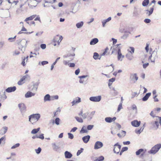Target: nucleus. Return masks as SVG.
Instances as JSON below:
<instances>
[{
  "label": "nucleus",
  "instance_id": "obj_24",
  "mask_svg": "<svg viewBox=\"0 0 161 161\" xmlns=\"http://www.w3.org/2000/svg\"><path fill=\"white\" fill-rule=\"evenodd\" d=\"M133 54L128 53L126 55L125 57L128 60H131L133 58V57L132 55Z\"/></svg>",
  "mask_w": 161,
  "mask_h": 161
},
{
  "label": "nucleus",
  "instance_id": "obj_57",
  "mask_svg": "<svg viewBox=\"0 0 161 161\" xmlns=\"http://www.w3.org/2000/svg\"><path fill=\"white\" fill-rule=\"evenodd\" d=\"M94 125H89L87 126V130H91L93 127Z\"/></svg>",
  "mask_w": 161,
  "mask_h": 161
},
{
  "label": "nucleus",
  "instance_id": "obj_39",
  "mask_svg": "<svg viewBox=\"0 0 161 161\" xmlns=\"http://www.w3.org/2000/svg\"><path fill=\"white\" fill-rule=\"evenodd\" d=\"M40 129V128H38L37 129H33L31 131L32 134H35L37 133Z\"/></svg>",
  "mask_w": 161,
  "mask_h": 161
},
{
  "label": "nucleus",
  "instance_id": "obj_56",
  "mask_svg": "<svg viewBox=\"0 0 161 161\" xmlns=\"http://www.w3.org/2000/svg\"><path fill=\"white\" fill-rule=\"evenodd\" d=\"M144 125L143 126V127H142L139 130H138L136 132V133H140L144 129Z\"/></svg>",
  "mask_w": 161,
  "mask_h": 161
},
{
  "label": "nucleus",
  "instance_id": "obj_42",
  "mask_svg": "<svg viewBox=\"0 0 161 161\" xmlns=\"http://www.w3.org/2000/svg\"><path fill=\"white\" fill-rule=\"evenodd\" d=\"M95 113V111H93L91 112L90 114L88 116V118H89L90 119H92Z\"/></svg>",
  "mask_w": 161,
  "mask_h": 161
},
{
  "label": "nucleus",
  "instance_id": "obj_11",
  "mask_svg": "<svg viewBox=\"0 0 161 161\" xmlns=\"http://www.w3.org/2000/svg\"><path fill=\"white\" fill-rule=\"evenodd\" d=\"M18 107L22 113H24L26 111V107L24 104L21 103L18 104Z\"/></svg>",
  "mask_w": 161,
  "mask_h": 161
},
{
  "label": "nucleus",
  "instance_id": "obj_25",
  "mask_svg": "<svg viewBox=\"0 0 161 161\" xmlns=\"http://www.w3.org/2000/svg\"><path fill=\"white\" fill-rule=\"evenodd\" d=\"M44 102L50 101L51 100V97L49 94H47L44 96Z\"/></svg>",
  "mask_w": 161,
  "mask_h": 161
},
{
  "label": "nucleus",
  "instance_id": "obj_5",
  "mask_svg": "<svg viewBox=\"0 0 161 161\" xmlns=\"http://www.w3.org/2000/svg\"><path fill=\"white\" fill-rule=\"evenodd\" d=\"M30 78V76L28 75H25L23 76V77L18 82V84L19 85H21L23 84L25 82L24 81L26 79H29Z\"/></svg>",
  "mask_w": 161,
  "mask_h": 161
},
{
  "label": "nucleus",
  "instance_id": "obj_35",
  "mask_svg": "<svg viewBox=\"0 0 161 161\" xmlns=\"http://www.w3.org/2000/svg\"><path fill=\"white\" fill-rule=\"evenodd\" d=\"M154 8H152L150 9V10H147L146 11L147 12L146 13L147 14H148L149 16H150L153 13V11Z\"/></svg>",
  "mask_w": 161,
  "mask_h": 161
},
{
  "label": "nucleus",
  "instance_id": "obj_47",
  "mask_svg": "<svg viewBox=\"0 0 161 161\" xmlns=\"http://www.w3.org/2000/svg\"><path fill=\"white\" fill-rule=\"evenodd\" d=\"M99 55L97 53L95 52L93 54V58L95 59H97L98 58Z\"/></svg>",
  "mask_w": 161,
  "mask_h": 161
},
{
  "label": "nucleus",
  "instance_id": "obj_21",
  "mask_svg": "<svg viewBox=\"0 0 161 161\" xmlns=\"http://www.w3.org/2000/svg\"><path fill=\"white\" fill-rule=\"evenodd\" d=\"M111 19V17H108V19H104L103 21H102V25L103 27H104L105 26L106 24L110 21Z\"/></svg>",
  "mask_w": 161,
  "mask_h": 161
},
{
  "label": "nucleus",
  "instance_id": "obj_28",
  "mask_svg": "<svg viewBox=\"0 0 161 161\" xmlns=\"http://www.w3.org/2000/svg\"><path fill=\"white\" fill-rule=\"evenodd\" d=\"M117 54V58L118 60L122 61L123 60V59L124 58V56L123 55H122L121 52L118 53Z\"/></svg>",
  "mask_w": 161,
  "mask_h": 161
},
{
  "label": "nucleus",
  "instance_id": "obj_13",
  "mask_svg": "<svg viewBox=\"0 0 161 161\" xmlns=\"http://www.w3.org/2000/svg\"><path fill=\"white\" fill-rule=\"evenodd\" d=\"M130 79L131 80H134L135 82L138 79V77L137 76L136 74H130Z\"/></svg>",
  "mask_w": 161,
  "mask_h": 161
},
{
  "label": "nucleus",
  "instance_id": "obj_50",
  "mask_svg": "<svg viewBox=\"0 0 161 161\" xmlns=\"http://www.w3.org/2000/svg\"><path fill=\"white\" fill-rule=\"evenodd\" d=\"M60 119L58 118H57L55 119V123L57 125H58L59 124V122Z\"/></svg>",
  "mask_w": 161,
  "mask_h": 161
},
{
  "label": "nucleus",
  "instance_id": "obj_53",
  "mask_svg": "<svg viewBox=\"0 0 161 161\" xmlns=\"http://www.w3.org/2000/svg\"><path fill=\"white\" fill-rule=\"evenodd\" d=\"M19 146V143H18L12 146L11 147V148L12 149H15L17 147H18Z\"/></svg>",
  "mask_w": 161,
  "mask_h": 161
},
{
  "label": "nucleus",
  "instance_id": "obj_9",
  "mask_svg": "<svg viewBox=\"0 0 161 161\" xmlns=\"http://www.w3.org/2000/svg\"><path fill=\"white\" fill-rule=\"evenodd\" d=\"M103 146V143L100 141H97L94 146V149L95 150L101 148Z\"/></svg>",
  "mask_w": 161,
  "mask_h": 161
},
{
  "label": "nucleus",
  "instance_id": "obj_16",
  "mask_svg": "<svg viewBox=\"0 0 161 161\" xmlns=\"http://www.w3.org/2000/svg\"><path fill=\"white\" fill-rule=\"evenodd\" d=\"M141 124L140 121H138L137 120H135L131 122L132 125L134 127H137L139 126Z\"/></svg>",
  "mask_w": 161,
  "mask_h": 161
},
{
  "label": "nucleus",
  "instance_id": "obj_8",
  "mask_svg": "<svg viewBox=\"0 0 161 161\" xmlns=\"http://www.w3.org/2000/svg\"><path fill=\"white\" fill-rule=\"evenodd\" d=\"M150 127L152 129L156 130L159 126V123L158 121H152L150 123Z\"/></svg>",
  "mask_w": 161,
  "mask_h": 161
},
{
  "label": "nucleus",
  "instance_id": "obj_19",
  "mask_svg": "<svg viewBox=\"0 0 161 161\" xmlns=\"http://www.w3.org/2000/svg\"><path fill=\"white\" fill-rule=\"evenodd\" d=\"M35 95V93H33L30 91H28L25 94V97L26 98H29Z\"/></svg>",
  "mask_w": 161,
  "mask_h": 161
},
{
  "label": "nucleus",
  "instance_id": "obj_44",
  "mask_svg": "<svg viewBox=\"0 0 161 161\" xmlns=\"http://www.w3.org/2000/svg\"><path fill=\"white\" fill-rule=\"evenodd\" d=\"M75 118L76 119V120L79 122L82 123L83 122V119L81 118H80L78 117L75 116Z\"/></svg>",
  "mask_w": 161,
  "mask_h": 161
},
{
  "label": "nucleus",
  "instance_id": "obj_43",
  "mask_svg": "<svg viewBox=\"0 0 161 161\" xmlns=\"http://www.w3.org/2000/svg\"><path fill=\"white\" fill-rule=\"evenodd\" d=\"M144 151L143 149L141 148L136 152V155H140L141 153L143 152Z\"/></svg>",
  "mask_w": 161,
  "mask_h": 161
},
{
  "label": "nucleus",
  "instance_id": "obj_40",
  "mask_svg": "<svg viewBox=\"0 0 161 161\" xmlns=\"http://www.w3.org/2000/svg\"><path fill=\"white\" fill-rule=\"evenodd\" d=\"M115 80V78H113L111 79H110L108 80V86H110L112 84V83L114 82Z\"/></svg>",
  "mask_w": 161,
  "mask_h": 161
},
{
  "label": "nucleus",
  "instance_id": "obj_55",
  "mask_svg": "<svg viewBox=\"0 0 161 161\" xmlns=\"http://www.w3.org/2000/svg\"><path fill=\"white\" fill-rule=\"evenodd\" d=\"M89 76L86 75H83L81 76H78V78L80 79H83L85 78L86 77H89Z\"/></svg>",
  "mask_w": 161,
  "mask_h": 161
},
{
  "label": "nucleus",
  "instance_id": "obj_20",
  "mask_svg": "<svg viewBox=\"0 0 161 161\" xmlns=\"http://www.w3.org/2000/svg\"><path fill=\"white\" fill-rule=\"evenodd\" d=\"M8 128L7 127H3L0 130V134L3 135L5 134L7 131Z\"/></svg>",
  "mask_w": 161,
  "mask_h": 161
},
{
  "label": "nucleus",
  "instance_id": "obj_29",
  "mask_svg": "<svg viewBox=\"0 0 161 161\" xmlns=\"http://www.w3.org/2000/svg\"><path fill=\"white\" fill-rule=\"evenodd\" d=\"M36 16V15L35 14L32 15L29 17L27 18L25 20V22H27L29 20H33L34 18H35Z\"/></svg>",
  "mask_w": 161,
  "mask_h": 161
},
{
  "label": "nucleus",
  "instance_id": "obj_10",
  "mask_svg": "<svg viewBox=\"0 0 161 161\" xmlns=\"http://www.w3.org/2000/svg\"><path fill=\"white\" fill-rule=\"evenodd\" d=\"M101 96H98L95 97H90V100L93 102H99L100 101L101 99Z\"/></svg>",
  "mask_w": 161,
  "mask_h": 161
},
{
  "label": "nucleus",
  "instance_id": "obj_48",
  "mask_svg": "<svg viewBox=\"0 0 161 161\" xmlns=\"http://www.w3.org/2000/svg\"><path fill=\"white\" fill-rule=\"evenodd\" d=\"M129 32H126L125 33L123 36H122V38L124 39H126L129 35Z\"/></svg>",
  "mask_w": 161,
  "mask_h": 161
},
{
  "label": "nucleus",
  "instance_id": "obj_6",
  "mask_svg": "<svg viewBox=\"0 0 161 161\" xmlns=\"http://www.w3.org/2000/svg\"><path fill=\"white\" fill-rule=\"evenodd\" d=\"M37 4L38 2L36 0H30L28 2V5L31 8L36 7Z\"/></svg>",
  "mask_w": 161,
  "mask_h": 161
},
{
  "label": "nucleus",
  "instance_id": "obj_59",
  "mask_svg": "<svg viewBox=\"0 0 161 161\" xmlns=\"http://www.w3.org/2000/svg\"><path fill=\"white\" fill-rule=\"evenodd\" d=\"M108 48L107 47L105 49V51L103 52V53L102 54V56H104L107 53L108 51Z\"/></svg>",
  "mask_w": 161,
  "mask_h": 161
},
{
  "label": "nucleus",
  "instance_id": "obj_17",
  "mask_svg": "<svg viewBox=\"0 0 161 161\" xmlns=\"http://www.w3.org/2000/svg\"><path fill=\"white\" fill-rule=\"evenodd\" d=\"M81 102V98L77 97H76L72 102V105L73 106L76 104L78 103Z\"/></svg>",
  "mask_w": 161,
  "mask_h": 161
},
{
  "label": "nucleus",
  "instance_id": "obj_60",
  "mask_svg": "<svg viewBox=\"0 0 161 161\" xmlns=\"http://www.w3.org/2000/svg\"><path fill=\"white\" fill-rule=\"evenodd\" d=\"M38 138H40L42 140L44 139V134H42L39 136H38Z\"/></svg>",
  "mask_w": 161,
  "mask_h": 161
},
{
  "label": "nucleus",
  "instance_id": "obj_37",
  "mask_svg": "<svg viewBox=\"0 0 161 161\" xmlns=\"http://www.w3.org/2000/svg\"><path fill=\"white\" fill-rule=\"evenodd\" d=\"M38 84L37 83H35V84L33 85V86L32 89L31 90V91H35V92H36L37 90V86H38Z\"/></svg>",
  "mask_w": 161,
  "mask_h": 161
},
{
  "label": "nucleus",
  "instance_id": "obj_49",
  "mask_svg": "<svg viewBox=\"0 0 161 161\" xmlns=\"http://www.w3.org/2000/svg\"><path fill=\"white\" fill-rule=\"evenodd\" d=\"M16 36H15L14 37H10L8 39V40L11 42H14L15 41Z\"/></svg>",
  "mask_w": 161,
  "mask_h": 161
},
{
  "label": "nucleus",
  "instance_id": "obj_51",
  "mask_svg": "<svg viewBox=\"0 0 161 161\" xmlns=\"http://www.w3.org/2000/svg\"><path fill=\"white\" fill-rule=\"evenodd\" d=\"M83 148H81L80 150H78L77 153V156L79 155L83 152Z\"/></svg>",
  "mask_w": 161,
  "mask_h": 161
},
{
  "label": "nucleus",
  "instance_id": "obj_52",
  "mask_svg": "<svg viewBox=\"0 0 161 161\" xmlns=\"http://www.w3.org/2000/svg\"><path fill=\"white\" fill-rule=\"evenodd\" d=\"M51 97V100H53L54 99L57 100L58 98V95L53 96Z\"/></svg>",
  "mask_w": 161,
  "mask_h": 161
},
{
  "label": "nucleus",
  "instance_id": "obj_18",
  "mask_svg": "<svg viewBox=\"0 0 161 161\" xmlns=\"http://www.w3.org/2000/svg\"><path fill=\"white\" fill-rule=\"evenodd\" d=\"M90 138V136L89 135H87L83 137L82 138V140L84 143H87Z\"/></svg>",
  "mask_w": 161,
  "mask_h": 161
},
{
  "label": "nucleus",
  "instance_id": "obj_61",
  "mask_svg": "<svg viewBox=\"0 0 161 161\" xmlns=\"http://www.w3.org/2000/svg\"><path fill=\"white\" fill-rule=\"evenodd\" d=\"M132 108L133 110H135L136 112L137 111V108L135 104H133L132 106Z\"/></svg>",
  "mask_w": 161,
  "mask_h": 161
},
{
  "label": "nucleus",
  "instance_id": "obj_27",
  "mask_svg": "<svg viewBox=\"0 0 161 161\" xmlns=\"http://www.w3.org/2000/svg\"><path fill=\"white\" fill-rule=\"evenodd\" d=\"M151 93L149 92L147 93L146 95L142 98V100L143 101H145L147 100L149 97L151 95Z\"/></svg>",
  "mask_w": 161,
  "mask_h": 161
},
{
  "label": "nucleus",
  "instance_id": "obj_26",
  "mask_svg": "<svg viewBox=\"0 0 161 161\" xmlns=\"http://www.w3.org/2000/svg\"><path fill=\"white\" fill-rule=\"evenodd\" d=\"M63 39V37L61 36H59L57 35L56 36H55L54 38L53 39V42H57V40H58L59 39L60 40V41H61Z\"/></svg>",
  "mask_w": 161,
  "mask_h": 161
},
{
  "label": "nucleus",
  "instance_id": "obj_45",
  "mask_svg": "<svg viewBox=\"0 0 161 161\" xmlns=\"http://www.w3.org/2000/svg\"><path fill=\"white\" fill-rule=\"evenodd\" d=\"M87 80H83V79H80L79 80V82L81 84H85L86 83Z\"/></svg>",
  "mask_w": 161,
  "mask_h": 161
},
{
  "label": "nucleus",
  "instance_id": "obj_23",
  "mask_svg": "<svg viewBox=\"0 0 161 161\" xmlns=\"http://www.w3.org/2000/svg\"><path fill=\"white\" fill-rule=\"evenodd\" d=\"M65 158H70L72 156V154L69 152L66 151L64 153Z\"/></svg>",
  "mask_w": 161,
  "mask_h": 161
},
{
  "label": "nucleus",
  "instance_id": "obj_38",
  "mask_svg": "<svg viewBox=\"0 0 161 161\" xmlns=\"http://www.w3.org/2000/svg\"><path fill=\"white\" fill-rule=\"evenodd\" d=\"M52 146L53 149L55 151H57L59 148V147L55 143L52 144Z\"/></svg>",
  "mask_w": 161,
  "mask_h": 161
},
{
  "label": "nucleus",
  "instance_id": "obj_63",
  "mask_svg": "<svg viewBox=\"0 0 161 161\" xmlns=\"http://www.w3.org/2000/svg\"><path fill=\"white\" fill-rule=\"evenodd\" d=\"M151 21V20L149 19H146L144 20V22L147 24L150 23Z\"/></svg>",
  "mask_w": 161,
  "mask_h": 161
},
{
  "label": "nucleus",
  "instance_id": "obj_7",
  "mask_svg": "<svg viewBox=\"0 0 161 161\" xmlns=\"http://www.w3.org/2000/svg\"><path fill=\"white\" fill-rule=\"evenodd\" d=\"M121 44H117L115 46H114L113 47V50L112 52V53H113L115 52H117V53L119 52H121V47H120L119 46L120 45H121Z\"/></svg>",
  "mask_w": 161,
  "mask_h": 161
},
{
  "label": "nucleus",
  "instance_id": "obj_33",
  "mask_svg": "<svg viewBox=\"0 0 161 161\" xmlns=\"http://www.w3.org/2000/svg\"><path fill=\"white\" fill-rule=\"evenodd\" d=\"M88 132L87 130L86 129V127L85 126H83L80 130V133H87Z\"/></svg>",
  "mask_w": 161,
  "mask_h": 161
},
{
  "label": "nucleus",
  "instance_id": "obj_12",
  "mask_svg": "<svg viewBox=\"0 0 161 161\" xmlns=\"http://www.w3.org/2000/svg\"><path fill=\"white\" fill-rule=\"evenodd\" d=\"M1 92L3 94H1L0 92V102L3 101L7 98V96L5 94V91L2 90Z\"/></svg>",
  "mask_w": 161,
  "mask_h": 161
},
{
  "label": "nucleus",
  "instance_id": "obj_32",
  "mask_svg": "<svg viewBox=\"0 0 161 161\" xmlns=\"http://www.w3.org/2000/svg\"><path fill=\"white\" fill-rule=\"evenodd\" d=\"M129 53L131 54H133L134 53L135 49L133 47H130L127 49Z\"/></svg>",
  "mask_w": 161,
  "mask_h": 161
},
{
  "label": "nucleus",
  "instance_id": "obj_15",
  "mask_svg": "<svg viewBox=\"0 0 161 161\" xmlns=\"http://www.w3.org/2000/svg\"><path fill=\"white\" fill-rule=\"evenodd\" d=\"M157 52H155V51H153V55H155V56L154 57V59H151V57L152 56V54H151L149 57L148 59L149 60H151V61L152 62H154L155 60L158 58V56L157 55Z\"/></svg>",
  "mask_w": 161,
  "mask_h": 161
},
{
  "label": "nucleus",
  "instance_id": "obj_34",
  "mask_svg": "<svg viewBox=\"0 0 161 161\" xmlns=\"http://www.w3.org/2000/svg\"><path fill=\"white\" fill-rule=\"evenodd\" d=\"M83 21H81L77 23L76 25V26L78 28H80L83 26Z\"/></svg>",
  "mask_w": 161,
  "mask_h": 161
},
{
  "label": "nucleus",
  "instance_id": "obj_36",
  "mask_svg": "<svg viewBox=\"0 0 161 161\" xmlns=\"http://www.w3.org/2000/svg\"><path fill=\"white\" fill-rule=\"evenodd\" d=\"M149 3V0H144L142 3V6L144 7L147 6Z\"/></svg>",
  "mask_w": 161,
  "mask_h": 161
},
{
  "label": "nucleus",
  "instance_id": "obj_62",
  "mask_svg": "<svg viewBox=\"0 0 161 161\" xmlns=\"http://www.w3.org/2000/svg\"><path fill=\"white\" fill-rule=\"evenodd\" d=\"M122 108V103H120L118 106V107L117 109V111L118 112L119 111L120 109Z\"/></svg>",
  "mask_w": 161,
  "mask_h": 161
},
{
  "label": "nucleus",
  "instance_id": "obj_30",
  "mask_svg": "<svg viewBox=\"0 0 161 161\" xmlns=\"http://www.w3.org/2000/svg\"><path fill=\"white\" fill-rule=\"evenodd\" d=\"M70 59L69 60H64L63 61V64L65 65H69V62L72 60H73L74 59V58L73 57H70L69 58Z\"/></svg>",
  "mask_w": 161,
  "mask_h": 161
},
{
  "label": "nucleus",
  "instance_id": "obj_64",
  "mask_svg": "<svg viewBox=\"0 0 161 161\" xmlns=\"http://www.w3.org/2000/svg\"><path fill=\"white\" fill-rule=\"evenodd\" d=\"M126 132L125 131L122 130L121 132V135L122 137L125 136L126 135Z\"/></svg>",
  "mask_w": 161,
  "mask_h": 161
},
{
  "label": "nucleus",
  "instance_id": "obj_22",
  "mask_svg": "<svg viewBox=\"0 0 161 161\" xmlns=\"http://www.w3.org/2000/svg\"><path fill=\"white\" fill-rule=\"evenodd\" d=\"M98 42V40L97 38H94L91 41L90 44L91 45H94L97 44Z\"/></svg>",
  "mask_w": 161,
  "mask_h": 161
},
{
  "label": "nucleus",
  "instance_id": "obj_58",
  "mask_svg": "<svg viewBox=\"0 0 161 161\" xmlns=\"http://www.w3.org/2000/svg\"><path fill=\"white\" fill-rule=\"evenodd\" d=\"M69 138L72 139L74 138V135L71 133H69L68 134Z\"/></svg>",
  "mask_w": 161,
  "mask_h": 161
},
{
  "label": "nucleus",
  "instance_id": "obj_3",
  "mask_svg": "<svg viewBox=\"0 0 161 161\" xmlns=\"http://www.w3.org/2000/svg\"><path fill=\"white\" fill-rule=\"evenodd\" d=\"M27 42V41H26L25 39H23L22 40L19 39L17 41V43L19 44H20L22 46V50L24 51L25 48L26 47V44Z\"/></svg>",
  "mask_w": 161,
  "mask_h": 161
},
{
  "label": "nucleus",
  "instance_id": "obj_46",
  "mask_svg": "<svg viewBox=\"0 0 161 161\" xmlns=\"http://www.w3.org/2000/svg\"><path fill=\"white\" fill-rule=\"evenodd\" d=\"M75 56V54L74 53H73L72 54H68L64 56L63 57L65 58H68L69 57H70L71 56L73 57L74 56Z\"/></svg>",
  "mask_w": 161,
  "mask_h": 161
},
{
  "label": "nucleus",
  "instance_id": "obj_14",
  "mask_svg": "<svg viewBox=\"0 0 161 161\" xmlns=\"http://www.w3.org/2000/svg\"><path fill=\"white\" fill-rule=\"evenodd\" d=\"M16 89V87L15 86L8 87L7 88L5 91L10 93L14 92Z\"/></svg>",
  "mask_w": 161,
  "mask_h": 161
},
{
  "label": "nucleus",
  "instance_id": "obj_1",
  "mask_svg": "<svg viewBox=\"0 0 161 161\" xmlns=\"http://www.w3.org/2000/svg\"><path fill=\"white\" fill-rule=\"evenodd\" d=\"M41 117L39 114H33L29 116V121L32 124H34L38 121Z\"/></svg>",
  "mask_w": 161,
  "mask_h": 161
},
{
  "label": "nucleus",
  "instance_id": "obj_4",
  "mask_svg": "<svg viewBox=\"0 0 161 161\" xmlns=\"http://www.w3.org/2000/svg\"><path fill=\"white\" fill-rule=\"evenodd\" d=\"M121 147V145L118 142L115 144L114 145V152L117 154H118L120 151Z\"/></svg>",
  "mask_w": 161,
  "mask_h": 161
},
{
  "label": "nucleus",
  "instance_id": "obj_31",
  "mask_svg": "<svg viewBox=\"0 0 161 161\" xmlns=\"http://www.w3.org/2000/svg\"><path fill=\"white\" fill-rule=\"evenodd\" d=\"M104 157L103 156H101L98 158H96L94 161H102L104 160Z\"/></svg>",
  "mask_w": 161,
  "mask_h": 161
},
{
  "label": "nucleus",
  "instance_id": "obj_41",
  "mask_svg": "<svg viewBox=\"0 0 161 161\" xmlns=\"http://www.w3.org/2000/svg\"><path fill=\"white\" fill-rule=\"evenodd\" d=\"M106 122L108 123H111L112 122V118L110 117H106L105 119Z\"/></svg>",
  "mask_w": 161,
  "mask_h": 161
},
{
  "label": "nucleus",
  "instance_id": "obj_2",
  "mask_svg": "<svg viewBox=\"0 0 161 161\" xmlns=\"http://www.w3.org/2000/svg\"><path fill=\"white\" fill-rule=\"evenodd\" d=\"M161 147V144H157L153 147L151 150L148 152V153L154 154L158 151Z\"/></svg>",
  "mask_w": 161,
  "mask_h": 161
},
{
  "label": "nucleus",
  "instance_id": "obj_54",
  "mask_svg": "<svg viewBox=\"0 0 161 161\" xmlns=\"http://www.w3.org/2000/svg\"><path fill=\"white\" fill-rule=\"evenodd\" d=\"M41 148L40 147H39L37 149L35 150V151L36 153H37V154H39L40 153V152L41 151Z\"/></svg>",
  "mask_w": 161,
  "mask_h": 161
}]
</instances>
